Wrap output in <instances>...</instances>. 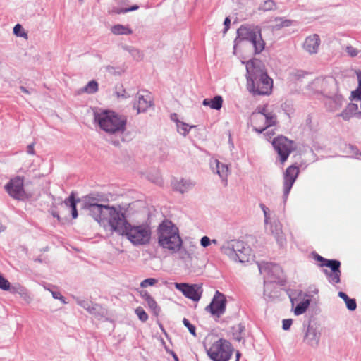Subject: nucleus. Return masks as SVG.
I'll return each instance as SVG.
<instances>
[{"mask_svg":"<svg viewBox=\"0 0 361 361\" xmlns=\"http://www.w3.org/2000/svg\"><path fill=\"white\" fill-rule=\"evenodd\" d=\"M123 49L127 51L132 57L136 61H141L144 58V54L142 51L138 49H136L132 46H123Z\"/></svg>","mask_w":361,"mask_h":361,"instance_id":"c85d7f7f","label":"nucleus"},{"mask_svg":"<svg viewBox=\"0 0 361 361\" xmlns=\"http://www.w3.org/2000/svg\"><path fill=\"white\" fill-rule=\"evenodd\" d=\"M195 183L189 179H174L171 182V186L173 189L182 194L192 189Z\"/></svg>","mask_w":361,"mask_h":361,"instance_id":"5701e85b","label":"nucleus"},{"mask_svg":"<svg viewBox=\"0 0 361 361\" xmlns=\"http://www.w3.org/2000/svg\"><path fill=\"white\" fill-rule=\"evenodd\" d=\"M140 295L141 297L145 300V302L152 298L151 295L146 290H142L140 292Z\"/></svg>","mask_w":361,"mask_h":361,"instance_id":"bf43d9fd","label":"nucleus"},{"mask_svg":"<svg viewBox=\"0 0 361 361\" xmlns=\"http://www.w3.org/2000/svg\"><path fill=\"white\" fill-rule=\"evenodd\" d=\"M321 335V331L318 327L310 324L305 332L303 342L306 345L316 348L319 345Z\"/></svg>","mask_w":361,"mask_h":361,"instance_id":"dca6fc26","label":"nucleus"},{"mask_svg":"<svg viewBox=\"0 0 361 361\" xmlns=\"http://www.w3.org/2000/svg\"><path fill=\"white\" fill-rule=\"evenodd\" d=\"M77 303L86 310H88L92 302L85 300H77Z\"/></svg>","mask_w":361,"mask_h":361,"instance_id":"864d4df0","label":"nucleus"},{"mask_svg":"<svg viewBox=\"0 0 361 361\" xmlns=\"http://www.w3.org/2000/svg\"><path fill=\"white\" fill-rule=\"evenodd\" d=\"M24 180L20 176L11 178L4 188L8 194L16 200H22L25 195Z\"/></svg>","mask_w":361,"mask_h":361,"instance_id":"4468645a","label":"nucleus"},{"mask_svg":"<svg viewBox=\"0 0 361 361\" xmlns=\"http://www.w3.org/2000/svg\"><path fill=\"white\" fill-rule=\"evenodd\" d=\"M166 350L168 353H169L170 355H171V357H173L174 359V361H179V359L177 356V355L173 351V350H171L168 348H166Z\"/></svg>","mask_w":361,"mask_h":361,"instance_id":"69168bd1","label":"nucleus"},{"mask_svg":"<svg viewBox=\"0 0 361 361\" xmlns=\"http://www.w3.org/2000/svg\"><path fill=\"white\" fill-rule=\"evenodd\" d=\"M183 323L184 326L188 328V329L190 331V333L192 336H196V332H195L196 328H195V326L194 325H192L190 322V321L188 319H186V318L183 319Z\"/></svg>","mask_w":361,"mask_h":361,"instance_id":"49530a36","label":"nucleus"},{"mask_svg":"<svg viewBox=\"0 0 361 361\" xmlns=\"http://www.w3.org/2000/svg\"><path fill=\"white\" fill-rule=\"evenodd\" d=\"M237 35L235 42L236 43L238 40L250 42L255 54L261 53L264 49L265 42L262 37L261 29L258 26L241 25L237 30Z\"/></svg>","mask_w":361,"mask_h":361,"instance_id":"0eeeda50","label":"nucleus"},{"mask_svg":"<svg viewBox=\"0 0 361 361\" xmlns=\"http://www.w3.org/2000/svg\"><path fill=\"white\" fill-rule=\"evenodd\" d=\"M210 166L214 173H217L224 185H227V178L229 173L228 165L220 162L218 159H212L210 161Z\"/></svg>","mask_w":361,"mask_h":361,"instance_id":"aec40b11","label":"nucleus"},{"mask_svg":"<svg viewBox=\"0 0 361 361\" xmlns=\"http://www.w3.org/2000/svg\"><path fill=\"white\" fill-rule=\"evenodd\" d=\"M230 24H231V20L228 17H226L224 20V25L225 26L224 27V34L226 33V32L228 31V28H229V26H230Z\"/></svg>","mask_w":361,"mask_h":361,"instance_id":"13d9d810","label":"nucleus"},{"mask_svg":"<svg viewBox=\"0 0 361 361\" xmlns=\"http://www.w3.org/2000/svg\"><path fill=\"white\" fill-rule=\"evenodd\" d=\"M175 288L180 291L185 297L195 302L199 301L202 297V288L198 284L187 283H175Z\"/></svg>","mask_w":361,"mask_h":361,"instance_id":"9b49d317","label":"nucleus"},{"mask_svg":"<svg viewBox=\"0 0 361 361\" xmlns=\"http://www.w3.org/2000/svg\"><path fill=\"white\" fill-rule=\"evenodd\" d=\"M274 21L276 23L275 25H274V29L279 30L282 27H290L293 24V21L291 20L286 19L282 17H276L274 19Z\"/></svg>","mask_w":361,"mask_h":361,"instance_id":"72a5a7b5","label":"nucleus"},{"mask_svg":"<svg viewBox=\"0 0 361 361\" xmlns=\"http://www.w3.org/2000/svg\"><path fill=\"white\" fill-rule=\"evenodd\" d=\"M135 313L137 315L140 320L142 322H146L148 319V315L145 311L140 307L135 309Z\"/></svg>","mask_w":361,"mask_h":361,"instance_id":"c03bdc74","label":"nucleus"},{"mask_svg":"<svg viewBox=\"0 0 361 361\" xmlns=\"http://www.w3.org/2000/svg\"><path fill=\"white\" fill-rule=\"evenodd\" d=\"M324 274L328 277L329 282L332 284L340 283L341 270L329 271L327 269L324 270Z\"/></svg>","mask_w":361,"mask_h":361,"instance_id":"473e14b6","label":"nucleus"},{"mask_svg":"<svg viewBox=\"0 0 361 361\" xmlns=\"http://www.w3.org/2000/svg\"><path fill=\"white\" fill-rule=\"evenodd\" d=\"M320 267H326L331 269L330 271L340 270L341 262L336 259H326L324 263H322Z\"/></svg>","mask_w":361,"mask_h":361,"instance_id":"e433bc0d","label":"nucleus"},{"mask_svg":"<svg viewBox=\"0 0 361 361\" xmlns=\"http://www.w3.org/2000/svg\"><path fill=\"white\" fill-rule=\"evenodd\" d=\"M113 231L125 236L133 245H144L149 243L152 235L151 228L147 224L132 225L127 221L124 213L114 225Z\"/></svg>","mask_w":361,"mask_h":361,"instance_id":"7ed1b4c3","label":"nucleus"},{"mask_svg":"<svg viewBox=\"0 0 361 361\" xmlns=\"http://www.w3.org/2000/svg\"><path fill=\"white\" fill-rule=\"evenodd\" d=\"M11 288L10 282L0 274V288L4 290H10Z\"/></svg>","mask_w":361,"mask_h":361,"instance_id":"a18cd8bd","label":"nucleus"},{"mask_svg":"<svg viewBox=\"0 0 361 361\" xmlns=\"http://www.w3.org/2000/svg\"><path fill=\"white\" fill-rule=\"evenodd\" d=\"M220 250L230 259L236 262H248L251 256L250 247L245 242L239 240L233 239L224 242Z\"/></svg>","mask_w":361,"mask_h":361,"instance_id":"423d86ee","label":"nucleus"},{"mask_svg":"<svg viewBox=\"0 0 361 361\" xmlns=\"http://www.w3.org/2000/svg\"><path fill=\"white\" fill-rule=\"evenodd\" d=\"M20 90L23 92H24V93H25V94H29V93H30L29 90H27V89H26L25 87H23V86H20Z\"/></svg>","mask_w":361,"mask_h":361,"instance_id":"338daca9","label":"nucleus"},{"mask_svg":"<svg viewBox=\"0 0 361 361\" xmlns=\"http://www.w3.org/2000/svg\"><path fill=\"white\" fill-rule=\"evenodd\" d=\"M138 6L137 5H135V6H133L131 7H129V8H126L122 10V12L123 13H127V12H129V11H135L138 8Z\"/></svg>","mask_w":361,"mask_h":361,"instance_id":"e2e57ef3","label":"nucleus"},{"mask_svg":"<svg viewBox=\"0 0 361 361\" xmlns=\"http://www.w3.org/2000/svg\"><path fill=\"white\" fill-rule=\"evenodd\" d=\"M358 87L356 90L352 92L353 98H361V73H357Z\"/></svg>","mask_w":361,"mask_h":361,"instance_id":"37998d69","label":"nucleus"},{"mask_svg":"<svg viewBox=\"0 0 361 361\" xmlns=\"http://www.w3.org/2000/svg\"><path fill=\"white\" fill-rule=\"evenodd\" d=\"M272 145L278 153L281 163L287 160L288 156L294 149L293 142L283 135L274 138L272 141Z\"/></svg>","mask_w":361,"mask_h":361,"instance_id":"9d476101","label":"nucleus"},{"mask_svg":"<svg viewBox=\"0 0 361 361\" xmlns=\"http://www.w3.org/2000/svg\"><path fill=\"white\" fill-rule=\"evenodd\" d=\"M274 237H275L278 244L281 247H283L286 244V238L284 237V235L283 234V233L276 235H274Z\"/></svg>","mask_w":361,"mask_h":361,"instance_id":"603ef678","label":"nucleus"},{"mask_svg":"<svg viewBox=\"0 0 361 361\" xmlns=\"http://www.w3.org/2000/svg\"><path fill=\"white\" fill-rule=\"evenodd\" d=\"M158 243L161 247L171 253H176L182 247L178 228L169 220L163 221L158 227Z\"/></svg>","mask_w":361,"mask_h":361,"instance_id":"20e7f679","label":"nucleus"},{"mask_svg":"<svg viewBox=\"0 0 361 361\" xmlns=\"http://www.w3.org/2000/svg\"><path fill=\"white\" fill-rule=\"evenodd\" d=\"M338 296L344 300L347 308L350 311H354L356 310L357 304H356V301L355 299L350 298L347 295V294H345L344 292H342V291H340L338 293Z\"/></svg>","mask_w":361,"mask_h":361,"instance_id":"c756f323","label":"nucleus"},{"mask_svg":"<svg viewBox=\"0 0 361 361\" xmlns=\"http://www.w3.org/2000/svg\"><path fill=\"white\" fill-rule=\"evenodd\" d=\"M300 170L299 168L295 165L288 166L283 176V201L286 202L290 191L294 184Z\"/></svg>","mask_w":361,"mask_h":361,"instance_id":"2eb2a0df","label":"nucleus"},{"mask_svg":"<svg viewBox=\"0 0 361 361\" xmlns=\"http://www.w3.org/2000/svg\"><path fill=\"white\" fill-rule=\"evenodd\" d=\"M326 97L327 100L325 104L329 111H336L340 109L345 102V99L343 95L339 93L338 90L334 91L332 94H329Z\"/></svg>","mask_w":361,"mask_h":361,"instance_id":"a211bd4d","label":"nucleus"},{"mask_svg":"<svg viewBox=\"0 0 361 361\" xmlns=\"http://www.w3.org/2000/svg\"><path fill=\"white\" fill-rule=\"evenodd\" d=\"M176 127H177V130H178V132L183 135V136H186L190 130L194 127V126H189L188 124L184 123V122H182V121H180L178 120L176 121Z\"/></svg>","mask_w":361,"mask_h":361,"instance_id":"c9c22d12","label":"nucleus"},{"mask_svg":"<svg viewBox=\"0 0 361 361\" xmlns=\"http://www.w3.org/2000/svg\"><path fill=\"white\" fill-rule=\"evenodd\" d=\"M94 118L100 128L110 135L123 134L126 130L127 119L126 116L111 111H96Z\"/></svg>","mask_w":361,"mask_h":361,"instance_id":"39448f33","label":"nucleus"},{"mask_svg":"<svg viewBox=\"0 0 361 361\" xmlns=\"http://www.w3.org/2000/svg\"><path fill=\"white\" fill-rule=\"evenodd\" d=\"M45 288L47 289V288L45 287ZM48 290H49L53 296V298L54 299H59L60 298V296H61V293L58 291H53V290H51L50 289L47 288Z\"/></svg>","mask_w":361,"mask_h":361,"instance_id":"0e129e2a","label":"nucleus"},{"mask_svg":"<svg viewBox=\"0 0 361 361\" xmlns=\"http://www.w3.org/2000/svg\"><path fill=\"white\" fill-rule=\"evenodd\" d=\"M152 104V97L147 92H140L136 96V99L133 104V108L137 109V114L145 112Z\"/></svg>","mask_w":361,"mask_h":361,"instance_id":"f3484780","label":"nucleus"},{"mask_svg":"<svg viewBox=\"0 0 361 361\" xmlns=\"http://www.w3.org/2000/svg\"><path fill=\"white\" fill-rule=\"evenodd\" d=\"M276 9V4L273 0H266L262 2L258 7L259 11H269Z\"/></svg>","mask_w":361,"mask_h":361,"instance_id":"f704fd0d","label":"nucleus"},{"mask_svg":"<svg viewBox=\"0 0 361 361\" xmlns=\"http://www.w3.org/2000/svg\"><path fill=\"white\" fill-rule=\"evenodd\" d=\"M111 31L113 34L116 35H130L133 32L131 29L129 28L128 26H125V25H120V24L114 25L111 28Z\"/></svg>","mask_w":361,"mask_h":361,"instance_id":"7c9ffc66","label":"nucleus"},{"mask_svg":"<svg viewBox=\"0 0 361 361\" xmlns=\"http://www.w3.org/2000/svg\"><path fill=\"white\" fill-rule=\"evenodd\" d=\"M11 293H17L20 295V298L24 300L27 303H30L32 300L28 290L20 284L11 286L10 289Z\"/></svg>","mask_w":361,"mask_h":361,"instance_id":"b1692460","label":"nucleus"},{"mask_svg":"<svg viewBox=\"0 0 361 361\" xmlns=\"http://www.w3.org/2000/svg\"><path fill=\"white\" fill-rule=\"evenodd\" d=\"M200 244L203 247H207L211 244V240L207 236H204L200 240Z\"/></svg>","mask_w":361,"mask_h":361,"instance_id":"4d7b16f0","label":"nucleus"},{"mask_svg":"<svg viewBox=\"0 0 361 361\" xmlns=\"http://www.w3.org/2000/svg\"><path fill=\"white\" fill-rule=\"evenodd\" d=\"M80 201V199L75 198V194L73 192L71 193L69 197L66 198L63 203L66 207H69L71 209V214L73 219H76L78 217V211L76 208L77 203Z\"/></svg>","mask_w":361,"mask_h":361,"instance_id":"393cba45","label":"nucleus"},{"mask_svg":"<svg viewBox=\"0 0 361 361\" xmlns=\"http://www.w3.org/2000/svg\"><path fill=\"white\" fill-rule=\"evenodd\" d=\"M263 116L262 114L258 111L257 107L255 111L252 112L250 116V121L253 126V129L258 133H262L268 128V127H265L267 123H265Z\"/></svg>","mask_w":361,"mask_h":361,"instance_id":"412c9836","label":"nucleus"},{"mask_svg":"<svg viewBox=\"0 0 361 361\" xmlns=\"http://www.w3.org/2000/svg\"><path fill=\"white\" fill-rule=\"evenodd\" d=\"M80 201V199L75 198V194L73 192L71 193L69 197L66 198L63 203L66 207H69L71 209V214L73 219H76L78 217V211L76 208L77 203Z\"/></svg>","mask_w":361,"mask_h":361,"instance_id":"a878e982","label":"nucleus"},{"mask_svg":"<svg viewBox=\"0 0 361 361\" xmlns=\"http://www.w3.org/2000/svg\"><path fill=\"white\" fill-rule=\"evenodd\" d=\"M312 255L315 260L321 262L322 263H324L326 260V259L324 258L316 252H312Z\"/></svg>","mask_w":361,"mask_h":361,"instance_id":"052dcab7","label":"nucleus"},{"mask_svg":"<svg viewBox=\"0 0 361 361\" xmlns=\"http://www.w3.org/2000/svg\"><path fill=\"white\" fill-rule=\"evenodd\" d=\"M257 108L258 111H259L260 113L262 114V116H264V120L267 123L265 127L269 128L276 125L277 116L273 111L269 110L267 104L264 106H259Z\"/></svg>","mask_w":361,"mask_h":361,"instance_id":"4be33fe9","label":"nucleus"},{"mask_svg":"<svg viewBox=\"0 0 361 361\" xmlns=\"http://www.w3.org/2000/svg\"><path fill=\"white\" fill-rule=\"evenodd\" d=\"M149 308L152 310L153 314L156 316L159 315L160 312V307L158 306L157 302L153 298L146 301Z\"/></svg>","mask_w":361,"mask_h":361,"instance_id":"58836bf2","label":"nucleus"},{"mask_svg":"<svg viewBox=\"0 0 361 361\" xmlns=\"http://www.w3.org/2000/svg\"><path fill=\"white\" fill-rule=\"evenodd\" d=\"M345 51L348 55L350 56V57L357 56L358 54L361 51L351 45L347 46L345 48Z\"/></svg>","mask_w":361,"mask_h":361,"instance_id":"09e8293b","label":"nucleus"},{"mask_svg":"<svg viewBox=\"0 0 361 361\" xmlns=\"http://www.w3.org/2000/svg\"><path fill=\"white\" fill-rule=\"evenodd\" d=\"M246 71L247 89L253 96H266L271 93L273 80L267 75L260 60L248 61Z\"/></svg>","mask_w":361,"mask_h":361,"instance_id":"f03ea898","label":"nucleus"},{"mask_svg":"<svg viewBox=\"0 0 361 361\" xmlns=\"http://www.w3.org/2000/svg\"><path fill=\"white\" fill-rule=\"evenodd\" d=\"M27 152L30 154H35L34 143H32L27 146Z\"/></svg>","mask_w":361,"mask_h":361,"instance_id":"680f3d73","label":"nucleus"},{"mask_svg":"<svg viewBox=\"0 0 361 361\" xmlns=\"http://www.w3.org/2000/svg\"><path fill=\"white\" fill-rule=\"evenodd\" d=\"M293 324V320L291 319H286L283 320V329L285 331L288 330L290 328V326Z\"/></svg>","mask_w":361,"mask_h":361,"instance_id":"6e6d98bb","label":"nucleus"},{"mask_svg":"<svg viewBox=\"0 0 361 361\" xmlns=\"http://www.w3.org/2000/svg\"><path fill=\"white\" fill-rule=\"evenodd\" d=\"M157 279L154 278H148L145 280H143L141 283L140 286L142 288H147V286H152L157 283Z\"/></svg>","mask_w":361,"mask_h":361,"instance_id":"de8ad7c7","label":"nucleus"},{"mask_svg":"<svg viewBox=\"0 0 361 361\" xmlns=\"http://www.w3.org/2000/svg\"><path fill=\"white\" fill-rule=\"evenodd\" d=\"M245 330V327L241 323L233 326L231 328V333L233 338L237 341H241L243 338Z\"/></svg>","mask_w":361,"mask_h":361,"instance_id":"cd10ccee","label":"nucleus"},{"mask_svg":"<svg viewBox=\"0 0 361 361\" xmlns=\"http://www.w3.org/2000/svg\"><path fill=\"white\" fill-rule=\"evenodd\" d=\"M223 99L221 96H215L213 99H204L202 104L204 106H209L211 109L219 110L222 106Z\"/></svg>","mask_w":361,"mask_h":361,"instance_id":"bb28decb","label":"nucleus"},{"mask_svg":"<svg viewBox=\"0 0 361 361\" xmlns=\"http://www.w3.org/2000/svg\"><path fill=\"white\" fill-rule=\"evenodd\" d=\"M320 44L319 36L317 34H312L305 38L302 47L310 54H315L319 51Z\"/></svg>","mask_w":361,"mask_h":361,"instance_id":"6ab92c4d","label":"nucleus"},{"mask_svg":"<svg viewBox=\"0 0 361 361\" xmlns=\"http://www.w3.org/2000/svg\"><path fill=\"white\" fill-rule=\"evenodd\" d=\"M231 343L224 338H220L212 343L207 350L208 357L212 361H228L233 354Z\"/></svg>","mask_w":361,"mask_h":361,"instance_id":"6e6552de","label":"nucleus"},{"mask_svg":"<svg viewBox=\"0 0 361 361\" xmlns=\"http://www.w3.org/2000/svg\"><path fill=\"white\" fill-rule=\"evenodd\" d=\"M260 207L262 210L263 211L264 215V223L265 224H267L269 219V209L266 207L264 204H260Z\"/></svg>","mask_w":361,"mask_h":361,"instance_id":"3c124183","label":"nucleus"},{"mask_svg":"<svg viewBox=\"0 0 361 361\" xmlns=\"http://www.w3.org/2000/svg\"><path fill=\"white\" fill-rule=\"evenodd\" d=\"M179 252V257L181 259L186 260L188 259H191L190 254L184 248L180 247V250L178 251Z\"/></svg>","mask_w":361,"mask_h":361,"instance_id":"8fccbe9b","label":"nucleus"},{"mask_svg":"<svg viewBox=\"0 0 361 361\" xmlns=\"http://www.w3.org/2000/svg\"><path fill=\"white\" fill-rule=\"evenodd\" d=\"M98 90V83L92 80L90 81L82 90V92H87L88 94L95 93Z\"/></svg>","mask_w":361,"mask_h":361,"instance_id":"4c0bfd02","label":"nucleus"},{"mask_svg":"<svg viewBox=\"0 0 361 361\" xmlns=\"http://www.w3.org/2000/svg\"><path fill=\"white\" fill-rule=\"evenodd\" d=\"M353 114L348 109H344L339 116L342 117L344 120L348 121L352 117Z\"/></svg>","mask_w":361,"mask_h":361,"instance_id":"5fc2aeb1","label":"nucleus"},{"mask_svg":"<svg viewBox=\"0 0 361 361\" xmlns=\"http://www.w3.org/2000/svg\"><path fill=\"white\" fill-rule=\"evenodd\" d=\"M260 274L267 276V280L270 282H276L282 275V270L279 265L271 262H258Z\"/></svg>","mask_w":361,"mask_h":361,"instance_id":"ddd939ff","label":"nucleus"},{"mask_svg":"<svg viewBox=\"0 0 361 361\" xmlns=\"http://www.w3.org/2000/svg\"><path fill=\"white\" fill-rule=\"evenodd\" d=\"M107 197L102 193H92L83 199L82 208L99 223L107 220L112 230L122 212L120 208L104 204L108 202Z\"/></svg>","mask_w":361,"mask_h":361,"instance_id":"f257e3e1","label":"nucleus"},{"mask_svg":"<svg viewBox=\"0 0 361 361\" xmlns=\"http://www.w3.org/2000/svg\"><path fill=\"white\" fill-rule=\"evenodd\" d=\"M310 87L325 97L338 88L336 80L331 76L316 78L311 82Z\"/></svg>","mask_w":361,"mask_h":361,"instance_id":"1a4fd4ad","label":"nucleus"},{"mask_svg":"<svg viewBox=\"0 0 361 361\" xmlns=\"http://www.w3.org/2000/svg\"><path fill=\"white\" fill-rule=\"evenodd\" d=\"M13 34L17 37H27V33L20 24H16L13 27Z\"/></svg>","mask_w":361,"mask_h":361,"instance_id":"79ce46f5","label":"nucleus"},{"mask_svg":"<svg viewBox=\"0 0 361 361\" xmlns=\"http://www.w3.org/2000/svg\"><path fill=\"white\" fill-rule=\"evenodd\" d=\"M58 300H61L63 304L66 303V301L65 300V298L61 295L60 296V298H59Z\"/></svg>","mask_w":361,"mask_h":361,"instance_id":"774afa93","label":"nucleus"},{"mask_svg":"<svg viewBox=\"0 0 361 361\" xmlns=\"http://www.w3.org/2000/svg\"><path fill=\"white\" fill-rule=\"evenodd\" d=\"M226 306V298L225 295L217 290L210 304L207 306L206 310L219 318L225 313Z\"/></svg>","mask_w":361,"mask_h":361,"instance_id":"f8f14e48","label":"nucleus"},{"mask_svg":"<svg viewBox=\"0 0 361 361\" xmlns=\"http://www.w3.org/2000/svg\"><path fill=\"white\" fill-rule=\"evenodd\" d=\"M270 231L274 235L280 234L282 233V226L279 221H274L271 224Z\"/></svg>","mask_w":361,"mask_h":361,"instance_id":"a19ab883","label":"nucleus"},{"mask_svg":"<svg viewBox=\"0 0 361 361\" xmlns=\"http://www.w3.org/2000/svg\"><path fill=\"white\" fill-rule=\"evenodd\" d=\"M87 311L95 316L103 314L102 307L99 305L93 302L91 304Z\"/></svg>","mask_w":361,"mask_h":361,"instance_id":"ea45409f","label":"nucleus"},{"mask_svg":"<svg viewBox=\"0 0 361 361\" xmlns=\"http://www.w3.org/2000/svg\"><path fill=\"white\" fill-rule=\"evenodd\" d=\"M310 305V299H304L300 302L294 310V314L297 316L300 315L306 312Z\"/></svg>","mask_w":361,"mask_h":361,"instance_id":"2f4dec72","label":"nucleus"}]
</instances>
